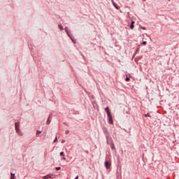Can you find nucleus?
Segmentation results:
<instances>
[{"mask_svg": "<svg viewBox=\"0 0 179 179\" xmlns=\"http://www.w3.org/2000/svg\"><path fill=\"white\" fill-rule=\"evenodd\" d=\"M67 36L69 37V38H71V40L73 41V43L75 44V39L72 38V36H71V34H69V30L68 29V27H66L64 29Z\"/></svg>", "mask_w": 179, "mask_h": 179, "instance_id": "f257e3e1", "label": "nucleus"}, {"mask_svg": "<svg viewBox=\"0 0 179 179\" xmlns=\"http://www.w3.org/2000/svg\"><path fill=\"white\" fill-rule=\"evenodd\" d=\"M104 166L106 170H110V168L111 167V161H105Z\"/></svg>", "mask_w": 179, "mask_h": 179, "instance_id": "f03ea898", "label": "nucleus"}, {"mask_svg": "<svg viewBox=\"0 0 179 179\" xmlns=\"http://www.w3.org/2000/svg\"><path fill=\"white\" fill-rule=\"evenodd\" d=\"M106 143L108 145H111V143H113V138L108 136H106Z\"/></svg>", "mask_w": 179, "mask_h": 179, "instance_id": "7ed1b4c3", "label": "nucleus"}, {"mask_svg": "<svg viewBox=\"0 0 179 179\" xmlns=\"http://www.w3.org/2000/svg\"><path fill=\"white\" fill-rule=\"evenodd\" d=\"M51 120H52V114L49 115V117H48V120L46 121L47 125H50V124L51 122Z\"/></svg>", "mask_w": 179, "mask_h": 179, "instance_id": "20e7f679", "label": "nucleus"}, {"mask_svg": "<svg viewBox=\"0 0 179 179\" xmlns=\"http://www.w3.org/2000/svg\"><path fill=\"white\" fill-rule=\"evenodd\" d=\"M108 124L110 125L113 124V116L110 115H108Z\"/></svg>", "mask_w": 179, "mask_h": 179, "instance_id": "39448f33", "label": "nucleus"}, {"mask_svg": "<svg viewBox=\"0 0 179 179\" xmlns=\"http://www.w3.org/2000/svg\"><path fill=\"white\" fill-rule=\"evenodd\" d=\"M111 2L113 5V6L115 8V9H120V6H118V4L114 2V0H111Z\"/></svg>", "mask_w": 179, "mask_h": 179, "instance_id": "423d86ee", "label": "nucleus"}, {"mask_svg": "<svg viewBox=\"0 0 179 179\" xmlns=\"http://www.w3.org/2000/svg\"><path fill=\"white\" fill-rule=\"evenodd\" d=\"M105 111H106L107 115H111V112H110V109H109L108 107L105 108Z\"/></svg>", "mask_w": 179, "mask_h": 179, "instance_id": "0eeeda50", "label": "nucleus"}, {"mask_svg": "<svg viewBox=\"0 0 179 179\" xmlns=\"http://www.w3.org/2000/svg\"><path fill=\"white\" fill-rule=\"evenodd\" d=\"M134 24H135V21H131V23L130 25H129V28H130L131 30H134Z\"/></svg>", "mask_w": 179, "mask_h": 179, "instance_id": "6e6552de", "label": "nucleus"}, {"mask_svg": "<svg viewBox=\"0 0 179 179\" xmlns=\"http://www.w3.org/2000/svg\"><path fill=\"white\" fill-rule=\"evenodd\" d=\"M16 132L18 134V135H20V136H22L23 135V133L20 131V129H15Z\"/></svg>", "mask_w": 179, "mask_h": 179, "instance_id": "1a4fd4ad", "label": "nucleus"}, {"mask_svg": "<svg viewBox=\"0 0 179 179\" xmlns=\"http://www.w3.org/2000/svg\"><path fill=\"white\" fill-rule=\"evenodd\" d=\"M92 106L94 110H96V108H99V107L97 106V103L96 102H92Z\"/></svg>", "mask_w": 179, "mask_h": 179, "instance_id": "9d476101", "label": "nucleus"}, {"mask_svg": "<svg viewBox=\"0 0 179 179\" xmlns=\"http://www.w3.org/2000/svg\"><path fill=\"white\" fill-rule=\"evenodd\" d=\"M10 179H16V176L15 173H10Z\"/></svg>", "mask_w": 179, "mask_h": 179, "instance_id": "9b49d317", "label": "nucleus"}, {"mask_svg": "<svg viewBox=\"0 0 179 179\" xmlns=\"http://www.w3.org/2000/svg\"><path fill=\"white\" fill-rule=\"evenodd\" d=\"M110 145V148L114 150L115 149V145H114V143H112Z\"/></svg>", "mask_w": 179, "mask_h": 179, "instance_id": "f8f14e48", "label": "nucleus"}, {"mask_svg": "<svg viewBox=\"0 0 179 179\" xmlns=\"http://www.w3.org/2000/svg\"><path fill=\"white\" fill-rule=\"evenodd\" d=\"M15 129H19V122H15Z\"/></svg>", "mask_w": 179, "mask_h": 179, "instance_id": "ddd939ff", "label": "nucleus"}, {"mask_svg": "<svg viewBox=\"0 0 179 179\" xmlns=\"http://www.w3.org/2000/svg\"><path fill=\"white\" fill-rule=\"evenodd\" d=\"M40 134H41V131H36V136H40Z\"/></svg>", "mask_w": 179, "mask_h": 179, "instance_id": "4468645a", "label": "nucleus"}, {"mask_svg": "<svg viewBox=\"0 0 179 179\" xmlns=\"http://www.w3.org/2000/svg\"><path fill=\"white\" fill-rule=\"evenodd\" d=\"M59 28L60 30H64V27L61 24H59Z\"/></svg>", "mask_w": 179, "mask_h": 179, "instance_id": "2eb2a0df", "label": "nucleus"}, {"mask_svg": "<svg viewBox=\"0 0 179 179\" xmlns=\"http://www.w3.org/2000/svg\"><path fill=\"white\" fill-rule=\"evenodd\" d=\"M48 178H54V177H52V176L54 175L52 174H48Z\"/></svg>", "mask_w": 179, "mask_h": 179, "instance_id": "dca6fc26", "label": "nucleus"}, {"mask_svg": "<svg viewBox=\"0 0 179 179\" xmlns=\"http://www.w3.org/2000/svg\"><path fill=\"white\" fill-rule=\"evenodd\" d=\"M55 170H56L57 171H59V170H61V167L57 166V167L55 168Z\"/></svg>", "mask_w": 179, "mask_h": 179, "instance_id": "f3484780", "label": "nucleus"}, {"mask_svg": "<svg viewBox=\"0 0 179 179\" xmlns=\"http://www.w3.org/2000/svg\"><path fill=\"white\" fill-rule=\"evenodd\" d=\"M141 44H142V45H146V44H148V42L143 41Z\"/></svg>", "mask_w": 179, "mask_h": 179, "instance_id": "a211bd4d", "label": "nucleus"}, {"mask_svg": "<svg viewBox=\"0 0 179 179\" xmlns=\"http://www.w3.org/2000/svg\"><path fill=\"white\" fill-rule=\"evenodd\" d=\"M126 82H129L130 79L129 77L127 76L125 78Z\"/></svg>", "mask_w": 179, "mask_h": 179, "instance_id": "6ab92c4d", "label": "nucleus"}, {"mask_svg": "<svg viewBox=\"0 0 179 179\" xmlns=\"http://www.w3.org/2000/svg\"><path fill=\"white\" fill-rule=\"evenodd\" d=\"M145 117H150H150H152V115H150V114H149V113H147L145 115Z\"/></svg>", "mask_w": 179, "mask_h": 179, "instance_id": "aec40b11", "label": "nucleus"}, {"mask_svg": "<svg viewBox=\"0 0 179 179\" xmlns=\"http://www.w3.org/2000/svg\"><path fill=\"white\" fill-rule=\"evenodd\" d=\"M60 156H62L64 157L65 156V153L64 152H61Z\"/></svg>", "mask_w": 179, "mask_h": 179, "instance_id": "412c9836", "label": "nucleus"}, {"mask_svg": "<svg viewBox=\"0 0 179 179\" xmlns=\"http://www.w3.org/2000/svg\"><path fill=\"white\" fill-rule=\"evenodd\" d=\"M140 28L143 29V30H146V27H145L140 26Z\"/></svg>", "mask_w": 179, "mask_h": 179, "instance_id": "4be33fe9", "label": "nucleus"}, {"mask_svg": "<svg viewBox=\"0 0 179 179\" xmlns=\"http://www.w3.org/2000/svg\"><path fill=\"white\" fill-rule=\"evenodd\" d=\"M54 143H55V142H58V138H57V137H55V140H54V141H53Z\"/></svg>", "mask_w": 179, "mask_h": 179, "instance_id": "5701e85b", "label": "nucleus"}, {"mask_svg": "<svg viewBox=\"0 0 179 179\" xmlns=\"http://www.w3.org/2000/svg\"><path fill=\"white\" fill-rule=\"evenodd\" d=\"M48 177H50L49 176L46 175L43 177L44 179H48Z\"/></svg>", "mask_w": 179, "mask_h": 179, "instance_id": "b1692460", "label": "nucleus"}, {"mask_svg": "<svg viewBox=\"0 0 179 179\" xmlns=\"http://www.w3.org/2000/svg\"><path fill=\"white\" fill-rule=\"evenodd\" d=\"M65 134H66V135H68V134H69V130H66V131H65Z\"/></svg>", "mask_w": 179, "mask_h": 179, "instance_id": "393cba45", "label": "nucleus"}, {"mask_svg": "<svg viewBox=\"0 0 179 179\" xmlns=\"http://www.w3.org/2000/svg\"><path fill=\"white\" fill-rule=\"evenodd\" d=\"M62 160H66V158L65 157V156L62 158Z\"/></svg>", "mask_w": 179, "mask_h": 179, "instance_id": "a878e982", "label": "nucleus"}, {"mask_svg": "<svg viewBox=\"0 0 179 179\" xmlns=\"http://www.w3.org/2000/svg\"><path fill=\"white\" fill-rule=\"evenodd\" d=\"M64 125H66V127H69V125L68 124H66V122H64Z\"/></svg>", "mask_w": 179, "mask_h": 179, "instance_id": "bb28decb", "label": "nucleus"}, {"mask_svg": "<svg viewBox=\"0 0 179 179\" xmlns=\"http://www.w3.org/2000/svg\"><path fill=\"white\" fill-rule=\"evenodd\" d=\"M103 133L106 134V128L103 129Z\"/></svg>", "mask_w": 179, "mask_h": 179, "instance_id": "cd10ccee", "label": "nucleus"}, {"mask_svg": "<svg viewBox=\"0 0 179 179\" xmlns=\"http://www.w3.org/2000/svg\"><path fill=\"white\" fill-rule=\"evenodd\" d=\"M74 179H79V176H76Z\"/></svg>", "mask_w": 179, "mask_h": 179, "instance_id": "c85d7f7f", "label": "nucleus"}, {"mask_svg": "<svg viewBox=\"0 0 179 179\" xmlns=\"http://www.w3.org/2000/svg\"><path fill=\"white\" fill-rule=\"evenodd\" d=\"M64 142H65V141H62V143H64Z\"/></svg>", "mask_w": 179, "mask_h": 179, "instance_id": "c756f323", "label": "nucleus"}, {"mask_svg": "<svg viewBox=\"0 0 179 179\" xmlns=\"http://www.w3.org/2000/svg\"><path fill=\"white\" fill-rule=\"evenodd\" d=\"M143 1H146V0H143Z\"/></svg>", "mask_w": 179, "mask_h": 179, "instance_id": "7c9ffc66", "label": "nucleus"}]
</instances>
